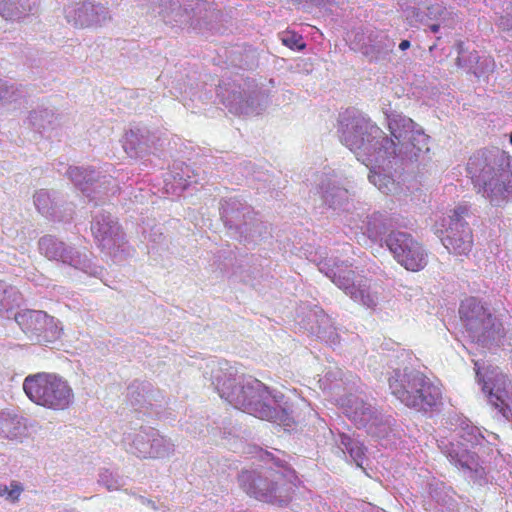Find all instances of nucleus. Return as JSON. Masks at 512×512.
I'll return each mask as SVG.
<instances>
[{"label":"nucleus","instance_id":"1","mask_svg":"<svg viewBox=\"0 0 512 512\" xmlns=\"http://www.w3.org/2000/svg\"><path fill=\"white\" fill-rule=\"evenodd\" d=\"M297 476L293 470H244L238 476L243 491L259 501L279 506L287 505L295 494Z\"/></svg>","mask_w":512,"mask_h":512},{"label":"nucleus","instance_id":"2","mask_svg":"<svg viewBox=\"0 0 512 512\" xmlns=\"http://www.w3.org/2000/svg\"><path fill=\"white\" fill-rule=\"evenodd\" d=\"M389 387L403 404L418 411H428L442 399L441 387L417 371H395Z\"/></svg>","mask_w":512,"mask_h":512},{"label":"nucleus","instance_id":"3","mask_svg":"<svg viewBox=\"0 0 512 512\" xmlns=\"http://www.w3.org/2000/svg\"><path fill=\"white\" fill-rule=\"evenodd\" d=\"M23 390L37 405L52 410H64L73 401V391L67 381L51 373H37L24 379Z\"/></svg>","mask_w":512,"mask_h":512},{"label":"nucleus","instance_id":"4","mask_svg":"<svg viewBox=\"0 0 512 512\" xmlns=\"http://www.w3.org/2000/svg\"><path fill=\"white\" fill-rule=\"evenodd\" d=\"M460 318L472 338L491 337V331L496 327L495 318L474 297L462 301L459 309Z\"/></svg>","mask_w":512,"mask_h":512},{"label":"nucleus","instance_id":"5","mask_svg":"<svg viewBox=\"0 0 512 512\" xmlns=\"http://www.w3.org/2000/svg\"><path fill=\"white\" fill-rule=\"evenodd\" d=\"M388 246L394 257L405 269L417 272L427 265V253L411 235L398 232L388 239Z\"/></svg>","mask_w":512,"mask_h":512},{"label":"nucleus","instance_id":"6","mask_svg":"<svg viewBox=\"0 0 512 512\" xmlns=\"http://www.w3.org/2000/svg\"><path fill=\"white\" fill-rule=\"evenodd\" d=\"M467 214V206H457L449 216V227L442 237L444 246L457 255H468L473 246L472 230L468 223L462 221Z\"/></svg>","mask_w":512,"mask_h":512},{"label":"nucleus","instance_id":"7","mask_svg":"<svg viewBox=\"0 0 512 512\" xmlns=\"http://www.w3.org/2000/svg\"><path fill=\"white\" fill-rule=\"evenodd\" d=\"M478 381L482 383V391L487 395L489 403L508 418L512 414V394L508 390L511 381L501 373L487 380L479 377Z\"/></svg>","mask_w":512,"mask_h":512},{"label":"nucleus","instance_id":"8","mask_svg":"<svg viewBox=\"0 0 512 512\" xmlns=\"http://www.w3.org/2000/svg\"><path fill=\"white\" fill-rule=\"evenodd\" d=\"M15 320L25 333L37 336L46 335L56 330L53 316L41 310H24L15 315Z\"/></svg>","mask_w":512,"mask_h":512},{"label":"nucleus","instance_id":"9","mask_svg":"<svg viewBox=\"0 0 512 512\" xmlns=\"http://www.w3.org/2000/svg\"><path fill=\"white\" fill-rule=\"evenodd\" d=\"M354 271L345 270L341 271L339 274H334L333 282L341 289L345 290L347 294H349L353 299L361 301L363 304L367 306L375 305L374 298L368 292V286L366 284L359 283L355 284L354 280Z\"/></svg>","mask_w":512,"mask_h":512},{"label":"nucleus","instance_id":"10","mask_svg":"<svg viewBox=\"0 0 512 512\" xmlns=\"http://www.w3.org/2000/svg\"><path fill=\"white\" fill-rule=\"evenodd\" d=\"M21 423L16 416L0 415V432L7 438L13 439L19 435Z\"/></svg>","mask_w":512,"mask_h":512},{"label":"nucleus","instance_id":"11","mask_svg":"<svg viewBox=\"0 0 512 512\" xmlns=\"http://www.w3.org/2000/svg\"><path fill=\"white\" fill-rule=\"evenodd\" d=\"M342 141L350 150L361 149L364 145L362 128L355 126L352 130L344 131Z\"/></svg>","mask_w":512,"mask_h":512},{"label":"nucleus","instance_id":"12","mask_svg":"<svg viewBox=\"0 0 512 512\" xmlns=\"http://www.w3.org/2000/svg\"><path fill=\"white\" fill-rule=\"evenodd\" d=\"M281 41L290 49L302 50L305 48L302 36L292 31L283 32Z\"/></svg>","mask_w":512,"mask_h":512},{"label":"nucleus","instance_id":"13","mask_svg":"<svg viewBox=\"0 0 512 512\" xmlns=\"http://www.w3.org/2000/svg\"><path fill=\"white\" fill-rule=\"evenodd\" d=\"M22 491L23 487L16 481H12L10 486H0V496L6 497V499L12 502H16L19 499Z\"/></svg>","mask_w":512,"mask_h":512},{"label":"nucleus","instance_id":"14","mask_svg":"<svg viewBox=\"0 0 512 512\" xmlns=\"http://www.w3.org/2000/svg\"><path fill=\"white\" fill-rule=\"evenodd\" d=\"M379 218H380V215L374 214L371 217V221H369L368 228H367L368 236L374 240H377L386 231L385 226L383 224H379V225L376 224V222L379 221Z\"/></svg>","mask_w":512,"mask_h":512},{"label":"nucleus","instance_id":"15","mask_svg":"<svg viewBox=\"0 0 512 512\" xmlns=\"http://www.w3.org/2000/svg\"><path fill=\"white\" fill-rule=\"evenodd\" d=\"M39 249L45 254L46 257L53 258L56 253L53 248L57 245L56 240L51 236H44L39 240Z\"/></svg>","mask_w":512,"mask_h":512},{"label":"nucleus","instance_id":"16","mask_svg":"<svg viewBox=\"0 0 512 512\" xmlns=\"http://www.w3.org/2000/svg\"><path fill=\"white\" fill-rule=\"evenodd\" d=\"M350 456L354 459L358 466H361L362 460L365 456V448L363 445L358 443L351 444L350 447L347 448Z\"/></svg>","mask_w":512,"mask_h":512},{"label":"nucleus","instance_id":"17","mask_svg":"<svg viewBox=\"0 0 512 512\" xmlns=\"http://www.w3.org/2000/svg\"><path fill=\"white\" fill-rule=\"evenodd\" d=\"M11 308V303L9 301V297L7 296V291L0 284V312L8 311Z\"/></svg>","mask_w":512,"mask_h":512},{"label":"nucleus","instance_id":"18","mask_svg":"<svg viewBox=\"0 0 512 512\" xmlns=\"http://www.w3.org/2000/svg\"><path fill=\"white\" fill-rule=\"evenodd\" d=\"M376 178H378L379 180H385L386 182L391 183L392 185H394V182L390 178H388V177H385V176L381 177V175H372V176H370V180L372 182H374L375 184H376Z\"/></svg>","mask_w":512,"mask_h":512},{"label":"nucleus","instance_id":"19","mask_svg":"<svg viewBox=\"0 0 512 512\" xmlns=\"http://www.w3.org/2000/svg\"><path fill=\"white\" fill-rule=\"evenodd\" d=\"M92 230H93V232H94V234H95V236H96V237H99V236H100V232H101V231H100V228H99V224H97V225H93V226H92ZM101 237H102V240H104V239H105V235H101Z\"/></svg>","mask_w":512,"mask_h":512},{"label":"nucleus","instance_id":"20","mask_svg":"<svg viewBox=\"0 0 512 512\" xmlns=\"http://www.w3.org/2000/svg\"><path fill=\"white\" fill-rule=\"evenodd\" d=\"M409 47H410V41H408V40H402V41L400 42V44H399V48H400L401 50H406V49H408Z\"/></svg>","mask_w":512,"mask_h":512},{"label":"nucleus","instance_id":"21","mask_svg":"<svg viewBox=\"0 0 512 512\" xmlns=\"http://www.w3.org/2000/svg\"><path fill=\"white\" fill-rule=\"evenodd\" d=\"M79 172L80 171L78 168H74V169H70L69 174L72 177V179H74L78 175Z\"/></svg>","mask_w":512,"mask_h":512},{"label":"nucleus","instance_id":"22","mask_svg":"<svg viewBox=\"0 0 512 512\" xmlns=\"http://www.w3.org/2000/svg\"><path fill=\"white\" fill-rule=\"evenodd\" d=\"M440 29V26L438 24H433L430 26V30L433 32V33H437Z\"/></svg>","mask_w":512,"mask_h":512},{"label":"nucleus","instance_id":"23","mask_svg":"<svg viewBox=\"0 0 512 512\" xmlns=\"http://www.w3.org/2000/svg\"><path fill=\"white\" fill-rule=\"evenodd\" d=\"M392 134H393V136H394L396 139H399V136H398V135H396L395 133H392Z\"/></svg>","mask_w":512,"mask_h":512},{"label":"nucleus","instance_id":"24","mask_svg":"<svg viewBox=\"0 0 512 512\" xmlns=\"http://www.w3.org/2000/svg\"><path fill=\"white\" fill-rule=\"evenodd\" d=\"M39 197H40V194L36 195L35 198H36V201L39 200Z\"/></svg>","mask_w":512,"mask_h":512}]
</instances>
